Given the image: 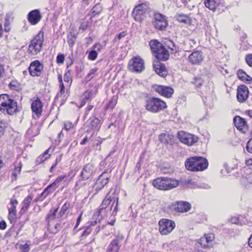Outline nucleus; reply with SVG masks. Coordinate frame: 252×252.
I'll use <instances>...</instances> for the list:
<instances>
[{"label": "nucleus", "instance_id": "f257e3e1", "mask_svg": "<svg viewBox=\"0 0 252 252\" xmlns=\"http://www.w3.org/2000/svg\"><path fill=\"white\" fill-rule=\"evenodd\" d=\"M118 201L119 199L117 197L114 200L111 207L108 208V205L112 201V199L109 193H107L105 198L103 200L99 208L94 214L93 220L94 222H92L91 225H94L98 222H99L103 218L107 216L109 212L112 211V214L113 215H116L118 211Z\"/></svg>", "mask_w": 252, "mask_h": 252}, {"label": "nucleus", "instance_id": "f03ea898", "mask_svg": "<svg viewBox=\"0 0 252 252\" xmlns=\"http://www.w3.org/2000/svg\"><path fill=\"white\" fill-rule=\"evenodd\" d=\"M208 166L207 160L201 157H190L185 162V167L187 169L191 171H203Z\"/></svg>", "mask_w": 252, "mask_h": 252}, {"label": "nucleus", "instance_id": "7ed1b4c3", "mask_svg": "<svg viewBox=\"0 0 252 252\" xmlns=\"http://www.w3.org/2000/svg\"><path fill=\"white\" fill-rule=\"evenodd\" d=\"M17 110V102L6 94L0 95V111L3 113L13 115Z\"/></svg>", "mask_w": 252, "mask_h": 252}, {"label": "nucleus", "instance_id": "20e7f679", "mask_svg": "<svg viewBox=\"0 0 252 252\" xmlns=\"http://www.w3.org/2000/svg\"><path fill=\"white\" fill-rule=\"evenodd\" d=\"M153 185L158 189L167 190L176 188L179 185V181L169 178H158L153 181Z\"/></svg>", "mask_w": 252, "mask_h": 252}, {"label": "nucleus", "instance_id": "39448f33", "mask_svg": "<svg viewBox=\"0 0 252 252\" xmlns=\"http://www.w3.org/2000/svg\"><path fill=\"white\" fill-rule=\"evenodd\" d=\"M166 107V104L164 101L154 97L148 98L145 103L146 109L153 113H158Z\"/></svg>", "mask_w": 252, "mask_h": 252}, {"label": "nucleus", "instance_id": "423d86ee", "mask_svg": "<svg viewBox=\"0 0 252 252\" xmlns=\"http://www.w3.org/2000/svg\"><path fill=\"white\" fill-rule=\"evenodd\" d=\"M43 40V33L40 32L31 41L29 46L28 52L32 55H37L41 50Z\"/></svg>", "mask_w": 252, "mask_h": 252}, {"label": "nucleus", "instance_id": "0eeeda50", "mask_svg": "<svg viewBox=\"0 0 252 252\" xmlns=\"http://www.w3.org/2000/svg\"><path fill=\"white\" fill-rule=\"evenodd\" d=\"M128 69L133 73H140L145 69L144 60L139 56L133 57L128 63Z\"/></svg>", "mask_w": 252, "mask_h": 252}, {"label": "nucleus", "instance_id": "6e6552de", "mask_svg": "<svg viewBox=\"0 0 252 252\" xmlns=\"http://www.w3.org/2000/svg\"><path fill=\"white\" fill-rule=\"evenodd\" d=\"M159 231L161 235H166L171 233L175 227V223L172 220L163 219L158 222Z\"/></svg>", "mask_w": 252, "mask_h": 252}, {"label": "nucleus", "instance_id": "1a4fd4ad", "mask_svg": "<svg viewBox=\"0 0 252 252\" xmlns=\"http://www.w3.org/2000/svg\"><path fill=\"white\" fill-rule=\"evenodd\" d=\"M154 27L158 30H164L168 25L167 17L159 13H156L153 21Z\"/></svg>", "mask_w": 252, "mask_h": 252}, {"label": "nucleus", "instance_id": "9d476101", "mask_svg": "<svg viewBox=\"0 0 252 252\" xmlns=\"http://www.w3.org/2000/svg\"><path fill=\"white\" fill-rule=\"evenodd\" d=\"M67 177L65 175L58 177L52 184L47 187L41 193V197L43 198L46 197L51 192L55 190L63 181H65Z\"/></svg>", "mask_w": 252, "mask_h": 252}, {"label": "nucleus", "instance_id": "9b49d317", "mask_svg": "<svg viewBox=\"0 0 252 252\" xmlns=\"http://www.w3.org/2000/svg\"><path fill=\"white\" fill-rule=\"evenodd\" d=\"M178 138L180 142L188 146L192 145L198 141L197 137L184 131L178 132Z\"/></svg>", "mask_w": 252, "mask_h": 252}, {"label": "nucleus", "instance_id": "f8f14e48", "mask_svg": "<svg viewBox=\"0 0 252 252\" xmlns=\"http://www.w3.org/2000/svg\"><path fill=\"white\" fill-rule=\"evenodd\" d=\"M145 6L144 4H140L133 9L132 15L135 21L141 22L145 19L146 9Z\"/></svg>", "mask_w": 252, "mask_h": 252}, {"label": "nucleus", "instance_id": "ddd939ff", "mask_svg": "<svg viewBox=\"0 0 252 252\" xmlns=\"http://www.w3.org/2000/svg\"><path fill=\"white\" fill-rule=\"evenodd\" d=\"M110 172L111 171H105L99 176L95 185L96 191L95 194L100 191L108 184L110 178L109 174Z\"/></svg>", "mask_w": 252, "mask_h": 252}, {"label": "nucleus", "instance_id": "4468645a", "mask_svg": "<svg viewBox=\"0 0 252 252\" xmlns=\"http://www.w3.org/2000/svg\"><path fill=\"white\" fill-rule=\"evenodd\" d=\"M215 236L213 234H206L198 240L196 243V246L203 248H210L212 245Z\"/></svg>", "mask_w": 252, "mask_h": 252}, {"label": "nucleus", "instance_id": "2eb2a0df", "mask_svg": "<svg viewBox=\"0 0 252 252\" xmlns=\"http://www.w3.org/2000/svg\"><path fill=\"white\" fill-rule=\"evenodd\" d=\"M18 204V201L15 198H12L10 202L7 205V208L8 210V219L13 222L15 220L17 216L16 206Z\"/></svg>", "mask_w": 252, "mask_h": 252}, {"label": "nucleus", "instance_id": "dca6fc26", "mask_svg": "<svg viewBox=\"0 0 252 252\" xmlns=\"http://www.w3.org/2000/svg\"><path fill=\"white\" fill-rule=\"evenodd\" d=\"M31 108L32 112L39 118L42 113L43 105L41 100L37 97H33L31 100Z\"/></svg>", "mask_w": 252, "mask_h": 252}, {"label": "nucleus", "instance_id": "f3484780", "mask_svg": "<svg viewBox=\"0 0 252 252\" xmlns=\"http://www.w3.org/2000/svg\"><path fill=\"white\" fill-rule=\"evenodd\" d=\"M43 68V65L37 60L32 62L29 68L30 74L32 76H40Z\"/></svg>", "mask_w": 252, "mask_h": 252}, {"label": "nucleus", "instance_id": "a211bd4d", "mask_svg": "<svg viewBox=\"0 0 252 252\" xmlns=\"http://www.w3.org/2000/svg\"><path fill=\"white\" fill-rule=\"evenodd\" d=\"M249 94V91L246 85H242L238 87L237 98L239 102H245L247 99Z\"/></svg>", "mask_w": 252, "mask_h": 252}, {"label": "nucleus", "instance_id": "6ab92c4d", "mask_svg": "<svg viewBox=\"0 0 252 252\" xmlns=\"http://www.w3.org/2000/svg\"><path fill=\"white\" fill-rule=\"evenodd\" d=\"M154 89L160 95L168 98L170 97L174 93V90L172 88L164 86L155 85Z\"/></svg>", "mask_w": 252, "mask_h": 252}, {"label": "nucleus", "instance_id": "aec40b11", "mask_svg": "<svg viewBox=\"0 0 252 252\" xmlns=\"http://www.w3.org/2000/svg\"><path fill=\"white\" fill-rule=\"evenodd\" d=\"M234 124L238 129L243 133L248 131L249 126L245 120L240 116H236L234 119Z\"/></svg>", "mask_w": 252, "mask_h": 252}, {"label": "nucleus", "instance_id": "412c9836", "mask_svg": "<svg viewBox=\"0 0 252 252\" xmlns=\"http://www.w3.org/2000/svg\"><path fill=\"white\" fill-rule=\"evenodd\" d=\"M42 18L40 12L38 9H35L30 12L28 15V20L29 23L32 25L38 23Z\"/></svg>", "mask_w": 252, "mask_h": 252}, {"label": "nucleus", "instance_id": "4be33fe9", "mask_svg": "<svg viewBox=\"0 0 252 252\" xmlns=\"http://www.w3.org/2000/svg\"><path fill=\"white\" fill-rule=\"evenodd\" d=\"M204 59L203 53L200 51H196L192 52L189 56V62L193 64L200 63Z\"/></svg>", "mask_w": 252, "mask_h": 252}, {"label": "nucleus", "instance_id": "5701e85b", "mask_svg": "<svg viewBox=\"0 0 252 252\" xmlns=\"http://www.w3.org/2000/svg\"><path fill=\"white\" fill-rule=\"evenodd\" d=\"M94 166L93 164L89 163L86 165L80 174V177L83 180H88L94 172Z\"/></svg>", "mask_w": 252, "mask_h": 252}, {"label": "nucleus", "instance_id": "b1692460", "mask_svg": "<svg viewBox=\"0 0 252 252\" xmlns=\"http://www.w3.org/2000/svg\"><path fill=\"white\" fill-rule=\"evenodd\" d=\"M153 66L155 72L160 76L165 77L167 75V71L165 65L158 61L154 62Z\"/></svg>", "mask_w": 252, "mask_h": 252}, {"label": "nucleus", "instance_id": "393cba45", "mask_svg": "<svg viewBox=\"0 0 252 252\" xmlns=\"http://www.w3.org/2000/svg\"><path fill=\"white\" fill-rule=\"evenodd\" d=\"M153 55L157 59L162 61H166L169 58L168 51L164 46L158 49V52L154 53Z\"/></svg>", "mask_w": 252, "mask_h": 252}, {"label": "nucleus", "instance_id": "a878e982", "mask_svg": "<svg viewBox=\"0 0 252 252\" xmlns=\"http://www.w3.org/2000/svg\"><path fill=\"white\" fill-rule=\"evenodd\" d=\"M190 204L187 202L180 201L174 205V209L179 212H186L190 210Z\"/></svg>", "mask_w": 252, "mask_h": 252}, {"label": "nucleus", "instance_id": "bb28decb", "mask_svg": "<svg viewBox=\"0 0 252 252\" xmlns=\"http://www.w3.org/2000/svg\"><path fill=\"white\" fill-rule=\"evenodd\" d=\"M159 140L165 144L172 145L174 143V136L166 133H162L158 136Z\"/></svg>", "mask_w": 252, "mask_h": 252}, {"label": "nucleus", "instance_id": "cd10ccee", "mask_svg": "<svg viewBox=\"0 0 252 252\" xmlns=\"http://www.w3.org/2000/svg\"><path fill=\"white\" fill-rule=\"evenodd\" d=\"M94 95V93L92 91L85 92L82 95L83 98L81 99V104L79 108H81L84 106L87 102H90Z\"/></svg>", "mask_w": 252, "mask_h": 252}, {"label": "nucleus", "instance_id": "c85d7f7f", "mask_svg": "<svg viewBox=\"0 0 252 252\" xmlns=\"http://www.w3.org/2000/svg\"><path fill=\"white\" fill-rule=\"evenodd\" d=\"M13 19V13L12 12H8L6 14L4 18V31L5 32H9L10 30V23Z\"/></svg>", "mask_w": 252, "mask_h": 252}, {"label": "nucleus", "instance_id": "c756f323", "mask_svg": "<svg viewBox=\"0 0 252 252\" xmlns=\"http://www.w3.org/2000/svg\"><path fill=\"white\" fill-rule=\"evenodd\" d=\"M120 243V242L118 239L113 240L108 247L107 252H118Z\"/></svg>", "mask_w": 252, "mask_h": 252}, {"label": "nucleus", "instance_id": "7c9ffc66", "mask_svg": "<svg viewBox=\"0 0 252 252\" xmlns=\"http://www.w3.org/2000/svg\"><path fill=\"white\" fill-rule=\"evenodd\" d=\"M149 45L153 54L158 52V49L163 46V45L157 40H152L149 43Z\"/></svg>", "mask_w": 252, "mask_h": 252}, {"label": "nucleus", "instance_id": "2f4dec72", "mask_svg": "<svg viewBox=\"0 0 252 252\" xmlns=\"http://www.w3.org/2000/svg\"><path fill=\"white\" fill-rule=\"evenodd\" d=\"M237 76L239 79L246 82H250L252 80V78L242 69L238 70Z\"/></svg>", "mask_w": 252, "mask_h": 252}, {"label": "nucleus", "instance_id": "473e14b6", "mask_svg": "<svg viewBox=\"0 0 252 252\" xmlns=\"http://www.w3.org/2000/svg\"><path fill=\"white\" fill-rule=\"evenodd\" d=\"M176 19L179 22L185 24H190L191 22V19L189 15L182 13L177 14Z\"/></svg>", "mask_w": 252, "mask_h": 252}, {"label": "nucleus", "instance_id": "72a5a7b5", "mask_svg": "<svg viewBox=\"0 0 252 252\" xmlns=\"http://www.w3.org/2000/svg\"><path fill=\"white\" fill-rule=\"evenodd\" d=\"M32 200V195H29L26 197L22 203V207L21 210L24 212L27 211L30 205Z\"/></svg>", "mask_w": 252, "mask_h": 252}, {"label": "nucleus", "instance_id": "f704fd0d", "mask_svg": "<svg viewBox=\"0 0 252 252\" xmlns=\"http://www.w3.org/2000/svg\"><path fill=\"white\" fill-rule=\"evenodd\" d=\"M102 10V8L101 6L97 3L91 10L89 14L91 15V17H93L96 15L99 14L101 12Z\"/></svg>", "mask_w": 252, "mask_h": 252}, {"label": "nucleus", "instance_id": "c9c22d12", "mask_svg": "<svg viewBox=\"0 0 252 252\" xmlns=\"http://www.w3.org/2000/svg\"><path fill=\"white\" fill-rule=\"evenodd\" d=\"M100 120L96 118H94L92 119L90 123V126L92 128L98 131L100 127Z\"/></svg>", "mask_w": 252, "mask_h": 252}, {"label": "nucleus", "instance_id": "e433bc0d", "mask_svg": "<svg viewBox=\"0 0 252 252\" xmlns=\"http://www.w3.org/2000/svg\"><path fill=\"white\" fill-rule=\"evenodd\" d=\"M82 179L76 182L74 189L75 191L78 190L80 188L85 187L88 185V182H85Z\"/></svg>", "mask_w": 252, "mask_h": 252}, {"label": "nucleus", "instance_id": "4c0bfd02", "mask_svg": "<svg viewBox=\"0 0 252 252\" xmlns=\"http://www.w3.org/2000/svg\"><path fill=\"white\" fill-rule=\"evenodd\" d=\"M50 155L48 154V150H46L43 154L37 158L36 159V162L38 164H40L46 159H48Z\"/></svg>", "mask_w": 252, "mask_h": 252}, {"label": "nucleus", "instance_id": "58836bf2", "mask_svg": "<svg viewBox=\"0 0 252 252\" xmlns=\"http://www.w3.org/2000/svg\"><path fill=\"white\" fill-rule=\"evenodd\" d=\"M76 123H72L69 121H65L63 123V129L65 130H69L74 129L76 126Z\"/></svg>", "mask_w": 252, "mask_h": 252}, {"label": "nucleus", "instance_id": "ea45409f", "mask_svg": "<svg viewBox=\"0 0 252 252\" xmlns=\"http://www.w3.org/2000/svg\"><path fill=\"white\" fill-rule=\"evenodd\" d=\"M205 5L210 10L213 11H214L216 8L215 2L213 0H206L205 1Z\"/></svg>", "mask_w": 252, "mask_h": 252}, {"label": "nucleus", "instance_id": "a19ab883", "mask_svg": "<svg viewBox=\"0 0 252 252\" xmlns=\"http://www.w3.org/2000/svg\"><path fill=\"white\" fill-rule=\"evenodd\" d=\"M166 45L168 48L170 49L172 52H177L178 51V48L176 46L175 44L171 40H169L166 43Z\"/></svg>", "mask_w": 252, "mask_h": 252}, {"label": "nucleus", "instance_id": "79ce46f5", "mask_svg": "<svg viewBox=\"0 0 252 252\" xmlns=\"http://www.w3.org/2000/svg\"><path fill=\"white\" fill-rule=\"evenodd\" d=\"M242 183L246 186H248L249 184L252 185V174L250 175L248 178L243 177Z\"/></svg>", "mask_w": 252, "mask_h": 252}, {"label": "nucleus", "instance_id": "37998d69", "mask_svg": "<svg viewBox=\"0 0 252 252\" xmlns=\"http://www.w3.org/2000/svg\"><path fill=\"white\" fill-rule=\"evenodd\" d=\"M58 209H54L53 210H51L49 214L47 215L46 217L47 220H49L48 222L49 223L50 220H53L55 219L56 214L57 212ZM49 226H50L51 225L49 223Z\"/></svg>", "mask_w": 252, "mask_h": 252}, {"label": "nucleus", "instance_id": "c03bdc74", "mask_svg": "<svg viewBox=\"0 0 252 252\" xmlns=\"http://www.w3.org/2000/svg\"><path fill=\"white\" fill-rule=\"evenodd\" d=\"M70 207V203L69 202H66L62 206L60 214L61 216L62 217L67 211V210Z\"/></svg>", "mask_w": 252, "mask_h": 252}, {"label": "nucleus", "instance_id": "a18cd8bd", "mask_svg": "<svg viewBox=\"0 0 252 252\" xmlns=\"http://www.w3.org/2000/svg\"><path fill=\"white\" fill-rule=\"evenodd\" d=\"M97 55L98 54L96 51L93 49L89 52L88 59L90 60L94 61L97 58Z\"/></svg>", "mask_w": 252, "mask_h": 252}, {"label": "nucleus", "instance_id": "49530a36", "mask_svg": "<svg viewBox=\"0 0 252 252\" xmlns=\"http://www.w3.org/2000/svg\"><path fill=\"white\" fill-rule=\"evenodd\" d=\"M117 102V98L116 96H114L110 100L108 107L110 109H113V108L115 106Z\"/></svg>", "mask_w": 252, "mask_h": 252}, {"label": "nucleus", "instance_id": "de8ad7c7", "mask_svg": "<svg viewBox=\"0 0 252 252\" xmlns=\"http://www.w3.org/2000/svg\"><path fill=\"white\" fill-rule=\"evenodd\" d=\"M64 81L65 82L71 84V78L70 77V71L69 69H67L64 75Z\"/></svg>", "mask_w": 252, "mask_h": 252}, {"label": "nucleus", "instance_id": "09e8293b", "mask_svg": "<svg viewBox=\"0 0 252 252\" xmlns=\"http://www.w3.org/2000/svg\"><path fill=\"white\" fill-rule=\"evenodd\" d=\"M97 70V69L96 68L91 69L87 76V79L91 80L92 78H93Z\"/></svg>", "mask_w": 252, "mask_h": 252}, {"label": "nucleus", "instance_id": "8fccbe9b", "mask_svg": "<svg viewBox=\"0 0 252 252\" xmlns=\"http://www.w3.org/2000/svg\"><path fill=\"white\" fill-rule=\"evenodd\" d=\"M91 231H92V229H91V227L90 226L87 227L86 228V229H85V230L82 233V234L81 236V237L83 238L84 237H86L91 233Z\"/></svg>", "mask_w": 252, "mask_h": 252}, {"label": "nucleus", "instance_id": "3c124183", "mask_svg": "<svg viewBox=\"0 0 252 252\" xmlns=\"http://www.w3.org/2000/svg\"><path fill=\"white\" fill-rule=\"evenodd\" d=\"M196 44V42L193 39H189L185 42L186 46H189V49L193 47Z\"/></svg>", "mask_w": 252, "mask_h": 252}, {"label": "nucleus", "instance_id": "603ef678", "mask_svg": "<svg viewBox=\"0 0 252 252\" xmlns=\"http://www.w3.org/2000/svg\"><path fill=\"white\" fill-rule=\"evenodd\" d=\"M245 60L247 64L252 67V54H249L246 56Z\"/></svg>", "mask_w": 252, "mask_h": 252}, {"label": "nucleus", "instance_id": "864d4df0", "mask_svg": "<svg viewBox=\"0 0 252 252\" xmlns=\"http://www.w3.org/2000/svg\"><path fill=\"white\" fill-rule=\"evenodd\" d=\"M102 48H103L102 45H101L99 43H95L92 47L93 49L96 51L97 52H100L101 50V49H102Z\"/></svg>", "mask_w": 252, "mask_h": 252}, {"label": "nucleus", "instance_id": "5fc2aeb1", "mask_svg": "<svg viewBox=\"0 0 252 252\" xmlns=\"http://www.w3.org/2000/svg\"><path fill=\"white\" fill-rule=\"evenodd\" d=\"M64 60V56L63 54H60L57 56V63H62Z\"/></svg>", "mask_w": 252, "mask_h": 252}, {"label": "nucleus", "instance_id": "6e6d98bb", "mask_svg": "<svg viewBox=\"0 0 252 252\" xmlns=\"http://www.w3.org/2000/svg\"><path fill=\"white\" fill-rule=\"evenodd\" d=\"M94 108V105H88L86 108V111L84 114V118L85 119L88 115L89 112L90 111Z\"/></svg>", "mask_w": 252, "mask_h": 252}, {"label": "nucleus", "instance_id": "4d7b16f0", "mask_svg": "<svg viewBox=\"0 0 252 252\" xmlns=\"http://www.w3.org/2000/svg\"><path fill=\"white\" fill-rule=\"evenodd\" d=\"M246 149L248 152L252 153V140H249L246 146Z\"/></svg>", "mask_w": 252, "mask_h": 252}, {"label": "nucleus", "instance_id": "13d9d810", "mask_svg": "<svg viewBox=\"0 0 252 252\" xmlns=\"http://www.w3.org/2000/svg\"><path fill=\"white\" fill-rule=\"evenodd\" d=\"M20 248L22 252H27L30 250V247L27 244L21 246Z\"/></svg>", "mask_w": 252, "mask_h": 252}, {"label": "nucleus", "instance_id": "bf43d9fd", "mask_svg": "<svg viewBox=\"0 0 252 252\" xmlns=\"http://www.w3.org/2000/svg\"><path fill=\"white\" fill-rule=\"evenodd\" d=\"M61 160V158H56V161H55V163H54L52 166L50 168V172H52L54 169L55 168V167L56 166V165H57V164L59 162H60Z\"/></svg>", "mask_w": 252, "mask_h": 252}, {"label": "nucleus", "instance_id": "052dcab7", "mask_svg": "<svg viewBox=\"0 0 252 252\" xmlns=\"http://www.w3.org/2000/svg\"><path fill=\"white\" fill-rule=\"evenodd\" d=\"M61 95H63L65 93V88L63 84H59Z\"/></svg>", "mask_w": 252, "mask_h": 252}, {"label": "nucleus", "instance_id": "680f3d73", "mask_svg": "<svg viewBox=\"0 0 252 252\" xmlns=\"http://www.w3.org/2000/svg\"><path fill=\"white\" fill-rule=\"evenodd\" d=\"M6 227V222L2 220L0 222V229L1 230H4Z\"/></svg>", "mask_w": 252, "mask_h": 252}, {"label": "nucleus", "instance_id": "e2e57ef3", "mask_svg": "<svg viewBox=\"0 0 252 252\" xmlns=\"http://www.w3.org/2000/svg\"><path fill=\"white\" fill-rule=\"evenodd\" d=\"M126 35V34L125 32H120L119 34L117 35L116 38H118L119 40H120L122 38L125 37Z\"/></svg>", "mask_w": 252, "mask_h": 252}, {"label": "nucleus", "instance_id": "0e129e2a", "mask_svg": "<svg viewBox=\"0 0 252 252\" xmlns=\"http://www.w3.org/2000/svg\"><path fill=\"white\" fill-rule=\"evenodd\" d=\"M4 72V69L2 65L0 64V78L3 76Z\"/></svg>", "mask_w": 252, "mask_h": 252}, {"label": "nucleus", "instance_id": "69168bd1", "mask_svg": "<svg viewBox=\"0 0 252 252\" xmlns=\"http://www.w3.org/2000/svg\"><path fill=\"white\" fill-rule=\"evenodd\" d=\"M231 222L233 223L237 224L239 223V220L238 218L234 217L231 219Z\"/></svg>", "mask_w": 252, "mask_h": 252}, {"label": "nucleus", "instance_id": "338daca9", "mask_svg": "<svg viewBox=\"0 0 252 252\" xmlns=\"http://www.w3.org/2000/svg\"><path fill=\"white\" fill-rule=\"evenodd\" d=\"M246 164L247 165H252V159L249 158L246 160Z\"/></svg>", "mask_w": 252, "mask_h": 252}, {"label": "nucleus", "instance_id": "774afa93", "mask_svg": "<svg viewBox=\"0 0 252 252\" xmlns=\"http://www.w3.org/2000/svg\"><path fill=\"white\" fill-rule=\"evenodd\" d=\"M248 243L249 246L252 248V234H251L250 237L249 239Z\"/></svg>", "mask_w": 252, "mask_h": 252}]
</instances>
